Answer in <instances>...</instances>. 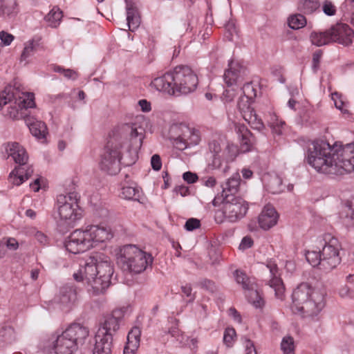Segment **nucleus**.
Here are the masks:
<instances>
[{
    "mask_svg": "<svg viewBox=\"0 0 354 354\" xmlns=\"http://www.w3.org/2000/svg\"><path fill=\"white\" fill-rule=\"evenodd\" d=\"M113 267L108 257L91 256L80 264V269L73 274L77 281L86 285L87 291L91 296L102 294L109 286Z\"/></svg>",
    "mask_w": 354,
    "mask_h": 354,
    "instance_id": "f257e3e1",
    "label": "nucleus"
},
{
    "mask_svg": "<svg viewBox=\"0 0 354 354\" xmlns=\"http://www.w3.org/2000/svg\"><path fill=\"white\" fill-rule=\"evenodd\" d=\"M341 148L337 145L331 146L326 141H314L308 149V162L319 173L339 175Z\"/></svg>",
    "mask_w": 354,
    "mask_h": 354,
    "instance_id": "f03ea898",
    "label": "nucleus"
},
{
    "mask_svg": "<svg viewBox=\"0 0 354 354\" xmlns=\"http://www.w3.org/2000/svg\"><path fill=\"white\" fill-rule=\"evenodd\" d=\"M317 241L318 250H307L305 253L306 259L312 266L318 267L321 270L328 272L341 262L340 243L331 234H324Z\"/></svg>",
    "mask_w": 354,
    "mask_h": 354,
    "instance_id": "7ed1b4c3",
    "label": "nucleus"
},
{
    "mask_svg": "<svg viewBox=\"0 0 354 354\" xmlns=\"http://www.w3.org/2000/svg\"><path fill=\"white\" fill-rule=\"evenodd\" d=\"M324 296V291L302 283L292 292V311L302 313L305 317H317L325 306Z\"/></svg>",
    "mask_w": 354,
    "mask_h": 354,
    "instance_id": "20e7f679",
    "label": "nucleus"
},
{
    "mask_svg": "<svg viewBox=\"0 0 354 354\" xmlns=\"http://www.w3.org/2000/svg\"><path fill=\"white\" fill-rule=\"evenodd\" d=\"M112 238L110 229L100 225H90L85 230H75L66 239V249L71 253L84 252L97 243Z\"/></svg>",
    "mask_w": 354,
    "mask_h": 354,
    "instance_id": "39448f33",
    "label": "nucleus"
},
{
    "mask_svg": "<svg viewBox=\"0 0 354 354\" xmlns=\"http://www.w3.org/2000/svg\"><path fill=\"white\" fill-rule=\"evenodd\" d=\"M88 335V328L74 323L61 333L53 334L49 343L55 354H73L84 344Z\"/></svg>",
    "mask_w": 354,
    "mask_h": 354,
    "instance_id": "423d86ee",
    "label": "nucleus"
},
{
    "mask_svg": "<svg viewBox=\"0 0 354 354\" xmlns=\"http://www.w3.org/2000/svg\"><path fill=\"white\" fill-rule=\"evenodd\" d=\"M153 257L133 245L123 246L117 255V263L124 270L135 274L145 271L151 266Z\"/></svg>",
    "mask_w": 354,
    "mask_h": 354,
    "instance_id": "0eeeda50",
    "label": "nucleus"
},
{
    "mask_svg": "<svg viewBox=\"0 0 354 354\" xmlns=\"http://www.w3.org/2000/svg\"><path fill=\"white\" fill-rule=\"evenodd\" d=\"M7 104H10L8 115L17 120L23 116V109L35 106V95L32 93H15L14 88H6L0 93V108Z\"/></svg>",
    "mask_w": 354,
    "mask_h": 354,
    "instance_id": "6e6552de",
    "label": "nucleus"
},
{
    "mask_svg": "<svg viewBox=\"0 0 354 354\" xmlns=\"http://www.w3.org/2000/svg\"><path fill=\"white\" fill-rule=\"evenodd\" d=\"M248 209V206L242 198L225 195L221 203V208L215 211L214 220L218 224L225 220L235 223L245 216Z\"/></svg>",
    "mask_w": 354,
    "mask_h": 354,
    "instance_id": "1a4fd4ad",
    "label": "nucleus"
},
{
    "mask_svg": "<svg viewBox=\"0 0 354 354\" xmlns=\"http://www.w3.org/2000/svg\"><path fill=\"white\" fill-rule=\"evenodd\" d=\"M122 140L111 139L108 141L101 155L100 169L108 174L115 175L121 169Z\"/></svg>",
    "mask_w": 354,
    "mask_h": 354,
    "instance_id": "9d476101",
    "label": "nucleus"
},
{
    "mask_svg": "<svg viewBox=\"0 0 354 354\" xmlns=\"http://www.w3.org/2000/svg\"><path fill=\"white\" fill-rule=\"evenodd\" d=\"M55 209L60 220L68 224H72L82 217V210L75 193L57 196Z\"/></svg>",
    "mask_w": 354,
    "mask_h": 354,
    "instance_id": "9b49d317",
    "label": "nucleus"
},
{
    "mask_svg": "<svg viewBox=\"0 0 354 354\" xmlns=\"http://www.w3.org/2000/svg\"><path fill=\"white\" fill-rule=\"evenodd\" d=\"M175 95H187L194 92L198 79L194 71L187 66H178L173 71Z\"/></svg>",
    "mask_w": 354,
    "mask_h": 354,
    "instance_id": "f8f14e48",
    "label": "nucleus"
},
{
    "mask_svg": "<svg viewBox=\"0 0 354 354\" xmlns=\"http://www.w3.org/2000/svg\"><path fill=\"white\" fill-rule=\"evenodd\" d=\"M209 148L213 153L212 162L213 168L226 173L230 169L229 163L232 162L236 157V147L233 145H227L224 149H222L220 144L214 141L209 143Z\"/></svg>",
    "mask_w": 354,
    "mask_h": 354,
    "instance_id": "ddd939ff",
    "label": "nucleus"
},
{
    "mask_svg": "<svg viewBox=\"0 0 354 354\" xmlns=\"http://www.w3.org/2000/svg\"><path fill=\"white\" fill-rule=\"evenodd\" d=\"M1 151L4 159L12 157L15 163L25 166L28 160V153L23 146L16 142H10L1 146Z\"/></svg>",
    "mask_w": 354,
    "mask_h": 354,
    "instance_id": "4468645a",
    "label": "nucleus"
},
{
    "mask_svg": "<svg viewBox=\"0 0 354 354\" xmlns=\"http://www.w3.org/2000/svg\"><path fill=\"white\" fill-rule=\"evenodd\" d=\"M246 75V68L239 62L231 60L228 63V68L225 71L223 80L230 87L241 84Z\"/></svg>",
    "mask_w": 354,
    "mask_h": 354,
    "instance_id": "2eb2a0df",
    "label": "nucleus"
},
{
    "mask_svg": "<svg viewBox=\"0 0 354 354\" xmlns=\"http://www.w3.org/2000/svg\"><path fill=\"white\" fill-rule=\"evenodd\" d=\"M182 134L174 140V145L180 151L191 146L196 145L200 142V136L198 131L189 128L186 125H180Z\"/></svg>",
    "mask_w": 354,
    "mask_h": 354,
    "instance_id": "dca6fc26",
    "label": "nucleus"
},
{
    "mask_svg": "<svg viewBox=\"0 0 354 354\" xmlns=\"http://www.w3.org/2000/svg\"><path fill=\"white\" fill-rule=\"evenodd\" d=\"M77 301V290L73 286L71 285L62 286L56 299L59 308L65 312H68L75 305Z\"/></svg>",
    "mask_w": 354,
    "mask_h": 354,
    "instance_id": "f3484780",
    "label": "nucleus"
},
{
    "mask_svg": "<svg viewBox=\"0 0 354 354\" xmlns=\"http://www.w3.org/2000/svg\"><path fill=\"white\" fill-rule=\"evenodd\" d=\"M332 41L349 46L354 38V31L346 24H337L330 28Z\"/></svg>",
    "mask_w": 354,
    "mask_h": 354,
    "instance_id": "a211bd4d",
    "label": "nucleus"
},
{
    "mask_svg": "<svg viewBox=\"0 0 354 354\" xmlns=\"http://www.w3.org/2000/svg\"><path fill=\"white\" fill-rule=\"evenodd\" d=\"M266 267L269 270L271 277L268 281V284L274 290L276 297L282 299L285 292V287L280 277L277 265L274 261L270 260L267 262Z\"/></svg>",
    "mask_w": 354,
    "mask_h": 354,
    "instance_id": "6ab92c4d",
    "label": "nucleus"
},
{
    "mask_svg": "<svg viewBox=\"0 0 354 354\" xmlns=\"http://www.w3.org/2000/svg\"><path fill=\"white\" fill-rule=\"evenodd\" d=\"M123 317V310L116 309L113 311L112 314L105 318L104 323L100 326L97 332L103 333V337L109 336L112 337L113 333L115 332L120 326V322Z\"/></svg>",
    "mask_w": 354,
    "mask_h": 354,
    "instance_id": "aec40b11",
    "label": "nucleus"
},
{
    "mask_svg": "<svg viewBox=\"0 0 354 354\" xmlns=\"http://www.w3.org/2000/svg\"><path fill=\"white\" fill-rule=\"evenodd\" d=\"M341 160L339 175L354 170V143L348 144L340 149Z\"/></svg>",
    "mask_w": 354,
    "mask_h": 354,
    "instance_id": "412c9836",
    "label": "nucleus"
},
{
    "mask_svg": "<svg viewBox=\"0 0 354 354\" xmlns=\"http://www.w3.org/2000/svg\"><path fill=\"white\" fill-rule=\"evenodd\" d=\"M151 86L158 91L169 95H175L173 71L154 78L151 83Z\"/></svg>",
    "mask_w": 354,
    "mask_h": 354,
    "instance_id": "4be33fe9",
    "label": "nucleus"
},
{
    "mask_svg": "<svg viewBox=\"0 0 354 354\" xmlns=\"http://www.w3.org/2000/svg\"><path fill=\"white\" fill-rule=\"evenodd\" d=\"M278 218L276 209L272 205H267L259 216V226L263 230H269L277 224Z\"/></svg>",
    "mask_w": 354,
    "mask_h": 354,
    "instance_id": "5701e85b",
    "label": "nucleus"
},
{
    "mask_svg": "<svg viewBox=\"0 0 354 354\" xmlns=\"http://www.w3.org/2000/svg\"><path fill=\"white\" fill-rule=\"evenodd\" d=\"M40 50H44V46L41 39L39 37H35L24 43V47L21 54V62H29V58L34 55L35 52Z\"/></svg>",
    "mask_w": 354,
    "mask_h": 354,
    "instance_id": "b1692460",
    "label": "nucleus"
},
{
    "mask_svg": "<svg viewBox=\"0 0 354 354\" xmlns=\"http://www.w3.org/2000/svg\"><path fill=\"white\" fill-rule=\"evenodd\" d=\"M102 331L96 333L93 354H111L113 337L109 336H106V338L103 337Z\"/></svg>",
    "mask_w": 354,
    "mask_h": 354,
    "instance_id": "393cba45",
    "label": "nucleus"
},
{
    "mask_svg": "<svg viewBox=\"0 0 354 354\" xmlns=\"http://www.w3.org/2000/svg\"><path fill=\"white\" fill-rule=\"evenodd\" d=\"M33 169L31 167H27L26 169L24 166L19 165L10 172L9 175V180L13 185H20L25 180H28L32 174Z\"/></svg>",
    "mask_w": 354,
    "mask_h": 354,
    "instance_id": "a878e982",
    "label": "nucleus"
},
{
    "mask_svg": "<svg viewBox=\"0 0 354 354\" xmlns=\"http://www.w3.org/2000/svg\"><path fill=\"white\" fill-rule=\"evenodd\" d=\"M25 122L32 135L40 140L46 138L47 134V127L46 124L40 120L31 117L25 118Z\"/></svg>",
    "mask_w": 354,
    "mask_h": 354,
    "instance_id": "bb28decb",
    "label": "nucleus"
},
{
    "mask_svg": "<svg viewBox=\"0 0 354 354\" xmlns=\"http://www.w3.org/2000/svg\"><path fill=\"white\" fill-rule=\"evenodd\" d=\"M263 183L266 190L272 194H278L283 191V180L277 174H266L263 176Z\"/></svg>",
    "mask_w": 354,
    "mask_h": 354,
    "instance_id": "cd10ccee",
    "label": "nucleus"
},
{
    "mask_svg": "<svg viewBox=\"0 0 354 354\" xmlns=\"http://www.w3.org/2000/svg\"><path fill=\"white\" fill-rule=\"evenodd\" d=\"M234 129L240 140L242 150L249 151L253 145L252 133L244 124L236 123Z\"/></svg>",
    "mask_w": 354,
    "mask_h": 354,
    "instance_id": "c85d7f7f",
    "label": "nucleus"
},
{
    "mask_svg": "<svg viewBox=\"0 0 354 354\" xmlns=\"http://www.w3.org/2000/svg\"><path fill=\"white\" fill-rule=\"evenodd\" d=\"M239 109L241 113L243 118L251 126L252 128L260 130L263 128V124L261 120L258 118L254 111L249 106L246 109L241 107L240 103L238 104Z\"/></svg>",
    "mask_w": 354,
    "mask_h": 354,
    "instance_id": "c756f323",
    "label": "nucleus"
},
{
    "mask_svg": "<svg viewBox=\"0 0 354 354\" xmlns=\"http://www.w3.org/2000/svg\"><path fill=\"white\" fill-rule=\"evenodd\" d=\"M126 3L127 25L129 30L134 31L135 29L139 26L140 23L138 9L134 3L127 1H126Z\"/></svg>",
    "mask_w": 354,
    "mask_h": 354,
    "instance_id": "7c9ffc66",
    "label": "nucleus"
},
{
    "mask_svg": "<svg viewBox=\"0 0 354 354\" xmlns=\"http://www.w3.org/2000/svg\"><path fill=\"white\" fill-rule=\"evenodd\" d=\"M140 330L138 327L133 328L127 335V343L124 349V354L133 353L140 344Z\"/></svg>",
    "mask_w": 354,
    "mask_h": 354,
    "instance_id": "2f4dec72",
    "label": "nucleus"
},
{
    "mask_svg": "<svg viewBox=\"0 0 354 354\" xmlns=\"http://www.w3.org/2000/svg\"><path fill=\"white\" fill-rule=\"evenodd\" d=\"M241 177L239 173H235L230 177L223 185L222 196L224 198L225 195L234 196L239 188Z\"/></svg>",
    "mask_w": 354,
    "mask_h": 354,
    "instance_id": "473e14b6",
    "label": "nucleus"
},
{
    "mask_svg": "<svg viewBox=\"0 0 354 354\" xmlns=\"http://www.w3.org/2000/svg\"><path fill=\"white\" fill-rule=\"evenodd\" d=\"M310 38L312 44L317 46H322L333 42L330 28L324 32H313Z\"/></svg>",
    "mask_w": 354,
    "mask_h": 354,
    "instance_id": "72a5a7b5",
    "label": "nucleus"
},
{
    "mask_svg": "<svg viewBox=\"0 0 354 354\" xmlns=\"http://www.w3.org/2000/svg\"><path fill=\"white\" fill-rule=\"evenodd\" d=\"M15 339V330L12 326L4 324L0 326V342L10 344Z\"/></svg>",
    "mask_w": 354,
    "mask_h": 354,
    "instance_id": "f704fd0d",
    "label": "nucleus"
},
{
    "mask_svg": "<svg viewBox=\"0 0 354 354\" xmlns=\"http://www.w3.org/2000/svg\"><path fill=\"white\" fill-rule=\"evenodd\" d=\"M141 190L137 186H124L122 188L120 196L127 200L139 201Z\"/></svg>",
    "mask_w": 354,
    "mask_h": 354,
    "instance_id": "c9c22d12",
    "label": "nucleus"
},
{
    "mask_svg": "<svg viewBox=\"0 0 354 354\" xmlns=\"http://www.w3.org/2000/svg\"><path fill=\"white\" fill-rule=\"evenodd\" d=\"M62 18V12L57 7H54L48 14L45 17L44 19L48 25L52 28H57Z\"/></svg>",
    "mask_w": 354,
    "mask_h": 354,
    "instance_id": "e433bc0d",
    "label": "nucleus"
},
{
    "mask_svg": "<svg viewBox=\"0 0 354 354\" xmlns=\"http://www.w3.org/2000/svg\"><path fill=\"white\" fill-rule=\"evenodd\" d=\"M130 137L132 142V147L136 151L142 146V140L144 139V129L140 127H132Z\"/></svg>",
    "mask_w": 354,
    "mask_h": 354,
    "instance_id": "4c0bfd02",
    "label": "nucleus"
},
{
    "mask_svg": "<svg viewBox=\"0 0 354 354\" xmlns=\"http://www.w3.org/2000/svg\"><path fill=\"white\" fill-rule=\"evenodd\" d=\"M298 10L304 14H312L319 7L318 0H298Z\"/></svg>",
    "mask_w": 354,
    "mask_h": 354,
    "instance_id": "58836bf2",
    "label": "nucleus"
},
{
    "mask_svg": "<svg viewBox=\"0 0 354 354\" xmlns=\"http://www.w3.org/2000/svg\"><path fill=\"white\" fill-rule=\"evenodd\" d=\"M246 295L248 301L252 304L255 308H261L264 305V300L260 293L256 290V285L252 288L249 289Z\"/></svg>",
    "mask_w": 354,
    "mask_h": 354,
    "instance_id": "ea45409f",
    "label": "nucleus"
},
{
    "mask_svg": "<svg viewBox=\"0 0 354 354\" xmlns=\"http://www.w3.org/2000/svg\"><path fill=\"white\" fill-rule=\"evenodd\" d=\"M0 11L8 16L17 14L18 9L16 0H1Z\"/></svg>",
    "mask_w": 354,
    "mask_h": 354,
    "instance_id": "a19ab883",
    "label": "nucleus"
},
{
    "mask_svg": "<svg viewBox=\"0 0 354 354\" xmlns=\"http://www.w3.org/2000/svg\"><path fill=\"white\" fill-rule=\"evenodd\" d=\"M288 23L291 29L297 30L306 26V19L304 15L301 14H295L289 17Z\"/></svg>",
    "mask_w": 354,
    "mask_h": 354,
    "instance_id": "79ce46f5",
    "label": "nucleus"
},
{
    "mask_svg": "<svg viewBox=\"0 0 354 354\" xmlns=\"http://www.w3.org/2000/svg\"><path fill=\"white\" fill-rule=\"evenodd\" d=\"M234 277L237 283L241 284L242 288L245 290L252 288V286L255 285V283L251 281V279L241 271L236 270L234 272Z\"/></svg>",
    "mask_w": 354,
    "mask_h": 354,
    "instance_id": "37998d69",
    "label": "nucleus"
},
{
    "mask_svg": "<svg viewBox=\"0 0 354 354\" xmlns=\"http://www.w3.org/2000/svg\"><path fill=\"white\" fill-rule=\"evenodd\" d=\"M280 347L283 354H295V346L293 337L289 335L283 337Z\"/></svg>",
    "mask_w": 354,
    "mask_h": 354,
    "instance_id": "c03bdc74",
    "label": "nucleus"
},
{
    "mask_svg": "<svg viewBox=\"0 0 354 354\" xmlns=\"http://www.w3.org/2000/svg\"><path fill=\"white\" fill-rule=\"evenodd\" d=\"M331 97L337 109L340 110L342 113H348V104L344 101L341 94L335 92L331 94Z\"/></svg>",
    "mask_w": 354,
    "mask_h": 354,
    "instance_id": "a18cd8bd",
    "label": "nucleus"
},
{
    "mask_svg": "<svg viewBox=\"0 0 354 354\" xmlns=\"http://www.w3.org/2000/svg\"><path fill=\"white\" fill-rule=\"evenodd\" d=\"M236 331L232 328H227L223 335V342L227 347H231L234 342Z\"/></svg>",
    "mask_w": 354,
    "mask_h": 354,
    "instance_id": "49530a36",
    "label": "nucleus"
},
{
    "mask_svg": "<svg viewBox=\"0 0 354 354\" xmlns=\"http://www.w3.org/2000/svg\"><path fill=\"white\" fill-rule=\"evenodd\" d=\"M322 10L325 15L333 16L336 13V7L331 1L325 0L322 6Z\"/></svg>",
    "mask_w": 354,
    "mask_h": 354,
    "instance_id": "de8ad7c7",
    "label": "nucleus"
},
{
    "mask_svg": "<svg viewBox=\"0 0 354 354\" xmlns=\"http://www.w3.org/2000/svg\"><path fill=\"white\" fill-rule=\"evenodd\" d=\"M242 93L248 99H252L256 96V91L251 83H245L241 88Z\"/></svg>",
    "mask_w": 354,
    "mask_h": 354,
    "instance_id": "09e8293b",
    "label": "nucleus"
},
{
    "mask_svg": "<svg viewBox=\"0 0 354 354\" xmlns=\"http://www.w3.org/2000/svg\"><path fill=\"white\" fill-rule=\"evenodd\" d=\"M200 226V220L194 218H189L185 224V228L187 231H193L196 229L199 228Z\"/></svg>",
    "mask_w": 354,
    "mask_h": 354,
    "instance_id": "8fccbe9b",
    "label": "nucleus"
},
{
    "mask_svg": "<svg viewBox=\"0 0 354 354\" xmlns=\"http://www.w3.org/2000/svg\"><path fill=\"white\" fill-rule=\"evenodd\" d=\"M15 37L6 31L0 32V40L2 46H9L14 40Z\"/></svg>",
    "mask_w": 354,
    "mask_h": 354,
    "instance_id": "3c124183",
    "label": "nucleus"
},
{
    "mask_svg": "<svg viewBox=\"0 0 354 354\" xmlns=\"http://www.w3.org/2000/svg\"><path fill=\"white\" fill-rule=\"evenodd\" d=\"M322 53V50H317L313 55L312 68L314 72H316L319 68Z\"/></svg>",
    "mask_w": 354,
    "mask_h": 354,
    "instance_id": "603ef678",
    "label": "nucleus"
},
{
    "mask_svg": "<svg viewBox=\"0 0 354 354\" xmlns=\"http://www.w3.org/2000/svg\"><path fill=\"white\" fill-rule=\"evenodd\" d=\"M236 95V93L234 88H227L223 92L222 95V100L225 103L230 102L234 100Z\"/></svg>",
    "mask_w": 354,
    "mask_h": 354,
    "instance_id": "864d4df0",
    "label": "nucleus"
},
{
    "mask_svg": "<svg viewBox=\"0 0 354 354\" xmlns=\"http://www.w3.org/2000/svg\"><path fill=\"white\" fill-rule=\"evenodd\" d=\"M244 347L245 354H257L254 344L252 341L248 338L244 339Z\"/></svg>",
    "mask_w": 354,
    "mask_h": 354,
    "instance_id": "5fc2aeb1",
    "label": "nucleus"
},
{
    "mask_svg": "<svg viewBox=\"0 0 354 354\" xmlns=\"http://www.w3.org/2000/svg\"><path fill=\"white\" fill-rule=\"evenodd\" d=\"M252 239L250 236H246L242 239L239 248L241 250H245L248 248H250L252 246Z\"/></svg>",
    "mask_w": 354,
    "mask_h": 354,
    "instance_id": "6e6d98bb",
    "label": "nucleus"
},
{
    "mask_svg": "<svg viewBox=\"0 0 354 354\" xmlns=\"http://www.w3.org/2000/svg\"><path fill=\"white\" fill-rule=\"evenodd\" d=\"M151 165L155 171H159L162 167V162L159 155L154 154L151 159Z\"/></svg>",
    "mask_w": 354,
    "mask_h": 354,
    "instance_id": "4d7b16f0",
    "label": "nucleus"
},
{
    "mask_svg": "<svg viewBox=\"0 0 354 354\" xmlns=\"http://www.w3.org/2000/svg\"><path fill=\"white\" fill-rule=\"evenodd\" d=\"M6 245L10 250H17L19 248L18 241L12 237L6 238Z\"/></svg>",
    "mask_w": 354,
    "mask_h": 354,
    "instance_id": "13d9d810",
    "label": "nucleus"
},
{
    "mask_svg": "<svg viewBox=\"0 0 354 354\" xmlns=\"http://www.w3.org/2000/svg\"><path fill=\"white\" fill-rule=\"evenodd\" d=\"M183 293L189 298L188 301H193L195 299L194 295L192 294V289L190 285L186 284L181 287Z\"/></svg>",
    "mask_w": 354,
    "mask_h": 354,
    "instance_id": "bf43d9fd",
    "label": "nucleus"
},
{
    "mask_svg": "<svg viewBox=\"0 0 354 354\" xmlns=\"http://www.w3.org/2000/svg\"><path fill=\"white\" fill-rule=\"evenodd\" d=\"M183 178L188 183H194L198 180V176L194 173L187 171L183 174Z\"/></svg>",
    "mask_w": 354,
    "mask_h": 354,
    "instance_id": "052dcab7",
    "label": "nucleus"
},
{
    "mask_svg": "<svg viewBox=\"0 0 354 354\" xmlns=\"http://www.w3.org/2000/svg\"><path fill=\"white\" fill-rule=\"evenodd\" d=\"M36 240L41 244L45 245L48 243V238L47 236L40 231H37L35 234Z\"/></svg>",
    "mask_w": 354,
    "mask_h": 354,
    "instance_id": "680f3d73",
    "label": "nucleus"
},
{
    "mask_svg": "<svg viewBox=\"0 0 354 354\" xmlns=\"http://www.w3.org/2000/svg\"><path fill=\"white\" fill-rule=\"evenodd\" d=\"M201 284L203 288L212 292H214L216 289L215 283L213 281L208 279L203 280V281H201Z\"/></svg>",
    "mask_w": 354,
    "mask_h": 354,
    "instance_id": "e2e57ef3",
    "label": "nucleus"
},
{
    "mask_svg": "<svg viewBox=\"0 0 354 354\" xmlns=\"http://www.w3.org/2000/svg\"><path fill=\"white\" fill-rule=\"evenodd\" d=\"M138 105L141 110L144 112H149L151 111V104L146 100H140L138 101Z\"/></svg>",
    "mask_w": 354,
    "mask_h": 354,
    "instance_id": "0e129e2a",
    "label": "nucleus"
},
{
    "mask_svg": "<svg viewBox=\"0 0 354 354\" xmlns=\"http://www.w3.org/2000/svg\"><path fill=\"white\" fill-rule=\"evenodd\" d=\"M63 75L66 78L71 80H75L78 76L76 71L70 68L65 69L64 72L63 73Z\"/></svg>",
    "mask_w": 354,
    "mask_h": 354,
    "instance_id": "69168bd1",
    "label": "nucleus"
},
{
    "mask_svg": "<svg viewBox=\"0 0 354 354\" xmlns=\"http://www.w3.org/2000/svg\"><path fill=\"white\" fill-rule=\"evenodd\" d=\"M229 315L231 316L235 322L238 323L241 322V317L234 308H230L229 309Z\"/></svg>",
    "mask_w": 354,
    "mask_h": 354,
    "instance_id": "338daca9",
    "label": "nucleus"
},
{
    "mask_svg": "<svg viewBox=\"0 0 354 354\" xmlns=\"http://www.w3.org/2000/svg\"><path fill=\"white\" fill-rule=\"evenodd\" d=\"M339 295L342 297H351V292L350 288L345 286L339 290Z\"/></svg>",
    "mask_w": 354,
    "mask_h": 354,
    "instance_id": "774afa93",
    "label": "nucleus"
}]
</instances>
